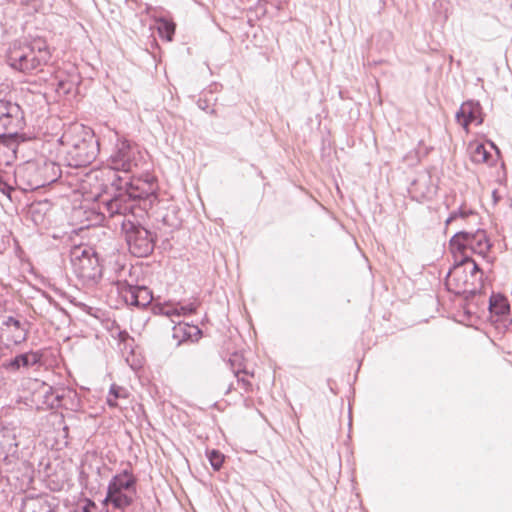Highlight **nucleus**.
I'll return each instance as SVG.
<instances>
[{"instance_id": "3", "label": "nucleus", "mask_w": 512, "mask_h": 512, "mask_svg": "<svg viewBox=\"0 0 512 512\" xmlns=\"http://www.w3.org/2000/svg\"><path fill=\"white\" fill-rule=\"evenodd\" d=\"M483 272L473 258H461L448 272L447 286L466 299L482 288Z\"/></svg>"}, {"instance_id": "18", "label": "nucleus", "mask_w": 512, "mask_h": 512, "mask_svg": "<svg viewBox=\"0 0 512 512\" xmlns=\"http://www.w3.org/2000/svg\"><path fill=\"white\" fill-rule=\"evenodd\" d=\"M107 489L114 492L117 490L136 492V478L131 471L125 469L112 477Z\"/></svg>"}, {"instance_id": "33", "label": "nucleus", "mask_w": 512, "mask_h": 512, "mask_svg": "<svg viewBox=\"0 0 512 512\" xmlns=\"http://www.w3.org/2000/svg\"><path fill=\"white\" fill-rule=\"evenodd\" d=\"M155 248L158 250L159 254H162L171 248V243L168 239H166L162 242L160 246L155 245Z\"/></svg>"}, {"instance_id": "13", "label": "nucleus", "mask_w": 512, "mask_h": 512, "mask_svg": "<svg viewBox=\"0 0 512 512\" xmlns=\"http://www.w3.org/2000/svg\"><path fill=\"white\" fill-rule=\"evenodd\" d=\"M17 428L0 426V461L10 462L18 456Z\"/></svg>"}, {"instance_id": "36", "label": "nucleus", "mask_w": 512, "mask_h": 512, "mask_svg": "<svg viewBox=\"0 0 512 512\" xmlns=\"http://www.w3.org/2000/svg\"><path fill=\"white\" fill-rule=\"evenodd\" d=\"M126 3L129 5L130 3H138V0H126Z\"/></svg>"}, {"instance_id": "27", "label": "nucleus", "mask_w": 512, "mask_h": 512, "mask_svg": "<svg viewBox=\"0 0 512 512\" xmlns=\"http://www.w3.org/2000/svg\"><path fill=\"white\" fill-rule=\"evenodd\" d=\"M474 214L475 212L472 209L467 208L465 205H461L457 210H454L450 213L449 217L446 220V223L449 224L458 218L465 219L468 216Z\"/></svg>"}, {"instance_id": "20", "label": "nucleus", "mask_w": 512, "mask_h": 512, "mask_svg": "<svg viewBox=\"0 0 512 512\" xmlns=\"http://www.w3.org/2000/svg\"><path fill=\"white\" fill-rule=\"evenodd\" d=\"M201 331L196 326L187 323L178 322L173 327V338L180 344L183 340L191 338L193 334H200Z\"/></svg>"}, {"instance_id": "30", "label": "nucleus", "mask_w": 512, "mask_h": 512, "mask_svg": "<svg viewBox=\"0 0 512 512\" xmlns=\"http://www.w3.org/2000/svg\"><path fill=\"white\" fill-rule=\"evenodd\" d=\"M161 313L170 318L174 316L180 317V310L177 306L166 305L161 308Z\"/></svg>"}, {"instance_id": "23", "label": "nucleus", "mask_w": 512, "mask_h": 512, "mask_svg": "<svg viewBox=\"0 0 512 512\" xmlns=\"http://www.w3.org/2000/svg\"><path fill=\"white\" fill-rule=\"evenodd\" d=\"M491 153L483 144H477L471 154V160L474 163H488Z\"/></svg>"}, {"instance_id": "38", "label": "nucleus", "mask_w": 512, "mask_h": 512, "mask_svg": "<svg viewBox=\"0 0 512 512\" xmlns=\"http://www.w3.org/2000/svg\"><path fill=\"white\" fill-rule=\"evenodd\" d=\"M4 186L7 188L8 192L11 190V188L8 186V184H4Z\"/></svg>"}, {"instance_id": "14", "label": "nucleus", "mask_w": 512, "mask_h": 512, "mask_svg": "<svg viewBox=\"0 0 512 512\" xmlns=\"http://www.w3.org/2000/svg\"><path fill=\"white\" fill-rule=\"evenodd\" d=\"M101 258H71L74 267L79 269V276L86 280L98 281L102 277Z\"/></svg>"}, {"instance_id": "39", "label": "nucleus", "mask_w": 512, "mask_h": 512, "mask_svg": "<svg viewBox=\"0 0 512 512\" xmlns=\"http://www.w3.org/2000/svg\"><path fill=\"white\" fill-rule=\"evenodd\" d=\"M67 137H68V134H64L62 138L67 140Z\"/></svg>"}, {"instance_id": "35", "label": "nucleus", "mask_w": 512, "mask_h": 512, "mask_svg": "<svg viewBox=\"0 0 512 512\" xmlns=\"http://www.w3.org/2000/svg\"><path fill=\"white\" fill-rule=\"evenodd\" d=\"M492 196H493L494 202L497 203L499 201V197L497 196L496 190L493 191Z\"/></svg>"}, {"instance_id": "22", "label": "nucleus", "mask_w": 512, "mask_h": 512, "mask_svg": "<svg viewBox=\"0 0 512 512\" xmlns=\"http://www.w3.org/2000/svg\"><path fill=\"white\" fill-rule=\"evenodd\" d=\"M128 397V392L125 388L118 386L116 384L111 385L108 396H107V404L110 407H121L118 400L126 399Z\"/></svg>"}, {"instance_id": "29", "label": "nucleus", "mask_w": 512, "mask_h": 512, "mask_svg": "<svg viewBox=\"0 0 512 512\" xmlns=\"http://www.w3.org/2000/svg\"><path fill=\"white\" fill-rule=\"evenodd\" d=\"M234 373H235V376L237 377L238 384L241 385L242 389L245 392L251 391V389H252L251 382L248 379H246L245 376H241V374L247 375L248 373L245 370H237Z\"/></svg>"}, {"instance_id": "1", "label": "nucleus", "mask_w": 512, "mask_h": 512, "mask_svg": "<svg viewBox=\"0 0 512 512\" xmlns=\"http://www.w3.org/2000/svg\"><path fill=\"white\" fill-rule=\"evenodd\" d=\"M111 185L115 188L116 193L112 198L103 202L102 217L105 213L113 217L115 215L125 216L127 213L133 212L135 205L129 202H139L142 210H147L157 198V184L151 175H146L143 179L113 173Z\"/></svg>"}, {"instance_id": "16", "label": "nucleus", "mask_w": 512, "mask_h": 512, "mask_svg": "<svg viewBox=\"0 0 512 512\" xmlns=\"http://www.w3.org/2000/svg\"><path fill=\"white\" fill-rule=\"evenodd\" d=\"M430 183L431 178L429 175H421L415 179L408 188L411 198L417 202H423L426 199L432 198L435 189Z\"/></svg>"}, {"instance_id": "11", "label": "nucleus", "mask_w": 512, "mask_h": 512, "mask_svg": "<svg viewBox=\"0 0 512 512\" xmlns=\"http://www.w3.org/2000/svg\"><path fill=\"white\" fill-rule=\"evenodd\" d=\"M119 295L127 305L137 308L147 307L153 300L151 290L145 285L129 284L117 287Z\"/></svg>"}, {"instance_id": "8", "label": "nucleus", "mask_w": 512, "mask_h": 512, "mask_svg": "<svg viewBox=\"0 0 512 512\" xmlns=\"http://www.w3.org/2000/svg\"><path fill=\"white\" fill-rule=\"evenodd\" d=\"M451 253L456 256V253H461V256H468L467 251H470L477 256H487L491 247L484 230H477L475 233L467 231H459L450 239L449 243Z\"/></svg>"}, {"instance_id": "19", "label": "nucleus", "mask_w": 512, "mask_h": 512, "mask_svg": "<svg viewBox=\"0 0 512 512\" xmlns=\"http://www.w3.org/2000/svg\"><path fill=\"white\" fill-rule=\"evenodd\" d=\"M135 495L136 492H127L120 490L114 492L113 490L107 489V495L104 499V503L112 504L116 509L123 510L134 502Z\"/></svg>"}, {"instance_id": "17", "label": "nucleus", "mask_w": 512, "mask_h": 512, "mask_svg": "<svg viewBox=\"0 0 512 512\" xmlns=\"http://www.w3.org/2000/svg\"><path fill=\"white\" fill-rule=\"evenodd\" d=\"M141 266L139 264H127L116 262V273H117V287L129 284V281L133 284H138L141 273Z\"/></svg>"}, {"instance_id": "15", "label": "nucleus", "mask_w": 512, "mask_h": 512, "mask_svg": "<svg viewBox=\"0 0 512 512\" xmlns=\"http://www.w3.org/2000/svg\"><path fill=\"white\" fill-rule=\"evenodd\" d=\"M456 120L465 129H467L471 123L481 124L483 120L481 118L480 104L473 100L463 102L456 113Z\"/></svg>"}, {"instance_id": "5", "label": "nucleus", "mask_w": 512, "mask_h": 512, "mask_svg": "<svg viewBox=\"0 0 512 512\" xmlns=\"http://www.w3.org/2000/svg\"><path fill=\"white\" fill-rule=\"evenodd\" d=\"M74 130L78 135L67 149L65 161L73 168L86 167L96 159L99 153V142L90 128L77 125Z\"/></svg>"}, {"instance_id": "24", "label": "nucleus", "mask_w": 512, "mask_h": 512, "mask_svg": "<svg viewBox=\"0 0 512 512\" xmlns=\"http://www.w3.org/2000/svg\"><path fill=\"white\" fill-rule=\"evenodd\" d=\"M175 32V26L171 22L167 20H161L158 26V33L160 37L165 38L167 41H171L173 39V35Z\"/></svg>"}, {"instance_id": "28", "label": "nucleus", "mask_w": 512, "mask_h": 512, "mask_svg": "<svg viewBox=\"0 0 512 512\" xmlns=\"http://www.w3.org/2000/svg\"><path fill=\"white\" fill-rule=\"evenodd\" d=\"M208 458H209L211 466L215 470H219L221 468L223 461H224V456L222 453H220L217 450H212L211 452H209Z\"/></svg>"}, {"instance_id": "26", "label": "nucleus", "mask_w": 512, "mask_h": 512, "mask_svg": "<svg viewBox=\"0 0 512 512\" xmlns=\"http://www.w3.org/2000/svg\"><path fill=\"white\" fill-rule=\"evenodd\" d=\"M96 510L97 507L93 501L84 499L70 507L69 512H96Z\"/></svg>"}, {"instance_id": "2", "label": "nucleus", "mask_w": 512, "mask_h": 512, "mask_svg": "<svg viewBox=\"0 0 512 512\" xmlns=\"http://www.w3.org/2000/svg\"><path fill=\"white\" fill-rule=\"evenodd\" d=\"M50 59V49L42 38H36L19 45L14 44L7 55L9 66L26 74L47 65Z\"/></svg>"}, {"instance_id": "10", "label": "nucleus", "mask_w": 512, "mask_h": 512, "mask_svg": "<svg viewBox=\"0 0 512 512\" xmlns=\"http://www.w3.org/2000/svg\"><path fill=\"white\" fill-rule=\"evenodd\" d=\"M30 323L22 316H6L0 326V337L7 344L20 345L28 339Z\"/></svg>"}, {"instance_id": "21", "label": "nucleus", "mask_w": 512, "mask_h": 512, "mask_svg": "<svg viewBox=\"0 0 512 512\" xmlns=\"http://www.w3.org/2000/svg\"><path fill=\"white\" fill-rule=\"evenodd\" d=\"M507 299L500 294H493L489 299V310L491 313L504 316L509 311Z\"/></svg>"}, {"instance_id": "6", "label": "nucleus", "mask_w": 512, "mask_h": 512, "mask_svg": "<svg viewBox=\"0 0 512 512\" xmlns=\"http://www.w3.org/2000/svg\"><path fill=\"white\" fill-rule=\"evenodd\" d=\"M122 230L125 232V240L130 256H150L155 249V238L153 234L130 220H123Z\"/></svg>"}, {"instance_id": "12", "label": "nucleus", "mask_w": 512, "mask_h": 512, "mask_svg": "<svg viewBox=\"0 0 512 512\" xmlns=\"http://www.w3.org/2000/svg\"><path fill=\"white\" fill-rule=\"evenodd\" d=\"M58 502L48 494L27 495L23 498L20 512H58Z\"/></svg>"}, {"instance_id": "4", "label": "nucleus", "mask_w": 512, "mask_h": 512, "mask_svg": "<svg viewBox=\"0 0 512 512\" xmlns=\"http://www.w3.org/2000/svg\"><path fill=\"white\" fill-rule=\"evenodd\" d=\"M25 126L24 112L20 105L8 99H0V144L11 148L26 141L19 131Z\"/></svg>"}, {"instance_id": "34", "label": "nucleus", "mask_w": 512, "mask_h": 512, "mask_svg": "<svg viewBox=\"0 0 512 512\" xmlns=\"http://www.w3.org/2000/svg\"><path fill=\"white\" fill-rule=\"evenodd\" d=\"M197 104H198V107L201 110L207 111L210 114H214L215 113L214 109H211L210 111H208V103H207L206 100L199 99Z\"/></svg>"}, {"instance_id": "37", "label": "nucleus", "mask_w": 512, "mask_h": 512, "mask_svg": "<svg viewBox=\"0 0 512 512\" xmlns=\"http://www.w3.org/2000/svg\"><path fill=\"white\" fill-rule=\"evenodd\" d=\"M55 400H56V402H57V403H59V402H60V396H59V395H57V396L55 397Z\"/></svg>"}, {"instance_id": "25", "label": "nucleus", "mask_w": 512, "mask_h": 512, "mask_svg": "<svg viewBox=\"0 0 512 512\" xmlns=\"http://www.w3.org/2000/svg\"><path fill=\"white\" fill-rule=\"evenodd\" d=\"M70 256H98L97 252L83 243L75 244L71 247Z\"/></svg>"}, {"instance_id": "32", "label": "nucleus", "mask_w": 512, "mask_h": 512, "mask_svg": "<svg viewBox=\"0 0 512 512\" xmlns=\"http://www.w3.org/2000/svg\"><path fill=\"white\" fill-rule=\"evenodd\" d=\"M177 307L180 310V316L192 314L196 310V305L194 303H189L187 305H179Z\"/></svg>"}, {"instance_id": "9", "label": "nucleus", "mask_w": 512, "mask_h": 512, "mask_svg": "<svg viewBox=\"0 0 512 512\" xmlns=\"http://www.w3.org/2000/svg\"><path fill=\"white\" fill-rule=\"evenodd\" d=\"M43 355L41 350H28L5 359L1 367L7 373L24 375L42 366Z\"/></svg>"}, {"instance_id": "31", "label": "nucleus", "mask_w": 512, "mask_h": 512, "mask_svg": "<svg viewBox=\"0 0 512 512\" xmlns=\"http://www.w3.org/2000/svg\"><path fill=\"white\" fill-rule=\"evenodd\" d=\"M45 169H51L53 171V175L47 179L48 182H54L60 175V167L54 162L46 163Z\"/></svg>"}, {"instance_id": "7", "label": "nucleus", "mask_w": 512, "mask_h": 512, "mask_svg": "<svg viewBox=\"0 0 512 512\" xmlns=\"http://www.w3.org/2000/svg\"><path fill=\"white\" fill-rule=\"evenodd\" d=\"M115 136L118 137V134L115 133ZM141 159L142 155L136 144L124 138H117L115 148L109 157V167L114 173L122 172L126 176L133 168L138 167Z\"/></svg>"}]
</instances>
